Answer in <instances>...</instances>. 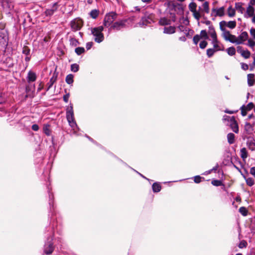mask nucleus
Returning <instances> with one entry per match:
<instances>
[{"label": "nucleus", "instance_id": "obj_50", "mask_svg": "<svg viewBox=\"0 0 255 255\" xmlns=\"http://www.w3.org/2000/svg\"><path fill=\"white\" fill-rule=\"evenodd\" d=\"M247 242L245 240H242L240 242L238 245V247L240 249H243L244 248H246L247 246Z\"/></svg>", "mask_w": 255, "mask_h": 255}, {"label": "nucleus", "instance_id": "obj_41", "mask_svg": "<svg viewBox=\"0 0 255 255\" xmlns=\"http://www.w3.org/2000/svg\"><path fill=\"white\" fill-rule=\"evenodd\" d=\"M241 56L245 59H248L250 58L251 56V52L248 49L245 50V51L242 53Z\"/></svg>", "mask_w": 255, "mask_h": 255}, {"label": "nucleus", "instance_id": "obj_35", "mask_svg": "<svg viewBox=\"0 0 255 255\" xmlns=\"http://www.w3.org/2000/svg\"><path fill=\"white\" fill-rule=\"evenodd\" d=\"M228 54L230 56H233L236 53V49L234 47L231 46L227 49Z\"/></svg>", "mask_w": 255, "mask_h": 255}, {"label": "nucleus", "instance_id": "obj_42", "mask_svg": "<svg viewBox=\"0 0 255 255\" xmlns=\"http://www.w3.org/2000/svg\"><path fill=\"white\" fill-rule=\"evenodd\" d=\"M234 116L230 117L227 115H224L223 118V120L225 122H228L227 125H229L230 122L232 121V118H234Z\"/></svg>", "mask_w": 255, "mask_h": 255}, {"label": "nucleus", "instance_id": "obj_25", "mask_svg": "<svg viewBox=\"0 0 255 255\" xmlns=\"http://www.w3.org/2000/svg\"><path fill=\"white\" fill-rule=\"evenodd\" d=\"M47 189H48V192L49 194V204L50 206V208L51 207L53 208V201H52L53 198H54L53 194L52 193L50 192L51 189L50 188V187L49 186H47Z\"/></svg>", "mask_w": 255, "mask_h": 255}, {"label": "nucleus", "instance_id": "obj_9", "mask_svg": "<svg viewBox=\"0 0 255 255\" xmlns=\"http://www.w3.org/2000/svg\"><path fill=\"white\" fill-rule=\"evenodd\" d=\"M126 22V19H122L116 21L110 27L109 30H111L113 29L115 30H120L125 26Z\"/></svg>", "mask_w": 255, "mask_h": 255}, {"label": "nucleus", "instance_id": "obj_29", "mask_svg": "<svg viewBox=\"0 0 255 255\" xmlns=\"http://www.w3.org/2000/svg\"><path fill=\"white\" fill-rule=\"evenodd\" d=\"M152 188L154 192H158L161 190V185L156 182L154 183L152 186Z\"/></svg>", "mask_w": 255, "mask_h": 255}, {"label": "nucleus", "instance_id": "obj_45", "mask_svg": "<svg viewBox=\"0 0 255 255\" xmlns=\"http://www.w3.org/2000/svg\"><path fill=\"white\" fill-rule=\"evenodd\" d=\"M79 69V65L76 64V63H74V64H72L71 65V70L74 72H77V71H78Z\"/></svg>", "mask_w": 255, "mask_h": 255}, {"label": "nucleus", "instance_id": "obj_48", "mask_svg": "<svg viewBox=\"0 0 255 255\" xmlns=\"http://www.w3.org/2000/svg\"><path fill=\"white\" fill-rule=\"evenodd\" d=\"M240 110L241 111V115L243 117H245L247 115V112L248 111L245 109V105H242Z\"/></svg>", "mask_w": 255, "mask_h": 255}, {"label": "nucleus", "instance_id": "obj_60", "mask_svg": "<svg viewBox=\"0 0 255 255\" xmlns=\"http://www.w3.org/2000/svg\"><path fill=\"white\" fill-rule=\"evenodd\" d=\"M238 112V110L231 111V110H229L228 109H226L224 111L225 113H226L227 114H233L237 113Z\"/></svg>", "mask_w": 255, "mask_h": 255}, {"label": "nucleus", "instance_id": "obj_8", "mask_svg": "<svg viewBox=\"0 0 255 255\" xmlns=\"http://www.w3.org/2000/svg\"><path fill=\"white\" fill-rule=\"evenodd\" d=\"M222 31L223 32V36L225 40L228 41L232 43H236L238 45L242 43L241 41H235V39H237V37L234 35L231 34L230 32L226 30V28L224 31Z\"/></svg>", "mask_w": 255, "mask_h": 255}, {"label": "nucleus", "instance_id": "obj_4", "mask_svg": "<svg viewBox=\"0 0 255 255\" xmlns=\"http://www.w3.org/2000/svg\"><path fill=\"white\" fill-rule=\"evenodd\" d=\"M179 22L180 23V25L178 26V28L181 31L184 32L186 34V37L188 38H191V36L189 34V31H190L189 28L186 27V26L189 24V20L188 18H184L183 16L179 18Z\"/></svg>", "mask_w": 255, "mask_h": 255}, {"label": "nucleus", "instance_id": "obj_43", "mask_svg": "<svg viewBox=\"0 0 255 255\" xmlns=\"http://www.w3.org/2000/svg\"><path fill=\"white\" fill-rule=\"evenodd\" d=\"M194 181L196 183H200L202 180H204L205 178L203 177L200 176V175H196L194 177Z\"/></svg>", "mask_w": 255, "mask_h": 255}, {"label": "nucleus", "instance_id": "obj_10", "mask_svg": "<svg viewBox=\"0 0 255 255\" xmlns=\"http://www.w3.org/2000/svg\"><path fill=\"white\" fill-rule=\"evenodd\" d=\"M172 10H174L177 14H182L183 12L182 4L177 2H173L170 5Z\"/></svg>", "mask_w": 255, "mask_h": 255}, {"label": "nucleus", "instance_id": "obj_7", "mask_svg": "<svg viewBox=\"0 0 255 255\" xmlns=\"http://www.w3.org/2000/svg\"><path fill=\"white\" fill-rule=\"evenodd\" d=\"M83 25V21L79 17L76 18L71 21L70 25L71 29L74 31L79 30Z\"/></svg>", "mask_w": 255, "mask_h": 255}, {"label": "nucleus", "instance_id": "obj_44", "mask_svg": "<svg viewBox=\"0 0 255 255\" xmlns=\"http://www.w3.org/2000/svg\"><path fill=\"white\" fill-rule=\"evenodd\" d=\"M43 131L44 133L47 135H50L51 133V131L49 128V125H47L44 126L43 127Z\"/></svg>", "mask_w": 255, "mask_h": 255}, {"label": "nucleus", "instance_id": "obj_37", "mask_svg": "<svg viewBox=\"0 0 255 255\" xmlns=\"http://www.w3.org/2000/svg\"><path fill=\"white\" fill-rule=\"evenodd\" d=\"M99 11L97 9H93L90 12L91 17L94 19H96L99 15Z\"/></svg>", "mask_w": 255, "mask_h": 255}, {"label": "nucleus", "instance_id": "obj_26", "mask_svg": "<svg viewBox=\"0 0 255 255\" xmlns=\"http://www.w3.org/2000/svg\"><path fill=\"white\" fill-rule=\"evenodd\" d=\"M175 27L173 26L165 27L163 32L166 34H172L175 32Z\"/></svg>", "mask_w": 255, "mask_h": 255}, {"label": "nucleus", "instance_id": "obj_64", "mask_svg": "<svg viewBox=\"0 0 255 255\" xmlns=\"http://www.w3.org/2000/svg\"><path fill=\"white\" fill-rule=\"evenodd\" d=\"M250 173L254 176H255V166L251 168Z\"/></svg>", "mask_w": 255, "mask_h": 255}, {"label": "nucleus", "instance_id": "obj_27", "mask_svg": "<svg viewBox=\"0 0 255 255\" xmlns=\"http://www.w3.org/2000/svg\"><path fill=\"white\" fill-rule=\"evenodd\" d=\"M243 3L242 2H236L235 8L241 13H243L245 11V8L243 7Z\"/></svg>", "mask_w": 255, "mask_h": 255}, {"label": "nucleus", "instance_id": "obj_57", "mask_svg": "<svg viewBox=\"0 0 255 255\" xmlns=\"http://www.w3.org/2000/svg\"><path fill=\"white\" fill-rule=\"evenodd\" d=\"M250 34L252 36L254 39L255 40V28L252 27L250 30Z\"/></svg>", "mask_w": 255, "mask_h": 255}, {"label": "nucleus", "instance_id": "obj_55", "mask_svg": "<svg viewBox=\"0 0 255 255\" xmlns=\"http://www.w3.org/2000/svg\"><path fill=\"white\" fill-rule=\"evenodd\" d=\"M193 12V15L194 17L197 20H199L201 17V14L199 11L195 10Z\"/></svg>", "mask_w": 255, "mask_h": 255}, {"label": "nucleus", "instance_id": "obj_24", "mask_svg": "<svg viewBox=\"0 0 255 255\" xmlns=\"http://www.w3.org/2000/svg\"><path fill=\"white\" fill-rule=\"evenodd\" d=\"M240 153L241 157L243 160H245L248 157V153L245 147L241 149Z\"/></svg>", "mask_w": 255, "mask_h": 255}, {"label": "nucleus", "instance_id": "obj_1", "mask_svg": "<svg viewBox=\"0 0 255 255\" xmlns=\"http://www.w3.org/2000/svg\"><path fill=\"white\" fill-rule=\"evenodd\" d=\"M155 15L148 11L144 12V15L138 22L141 27H144L154 22Z\"/></svg>", "mask_w": 255, "mask_h": 255}, {"label": "nucleus", "instance_id": "obj_49", "mask_svg": "<svg viewBox=\"0 0 255 255\" xmlns=\"http://www.w3.org/2000/svg\"><path fill=\"white\" fill-rule=\"evenodd\" d=\"M203 7L205 12L208 13L209 12V2L208 1L204 2Z\"/></svg>", "mask_w": 255, "mask_h": 255}, {"label": "nucleus", "instance_id": "obj_18", "mask_svg": "<svg viewBox=\"0 0 255 255\" xmlns=\"http://www.w3.org/2000/svg\"><path fill=\"white\" fill-rule=\"evenodd\" d=\"M36 74L34 72L30 71L28 72L27 77V82L29 83H30L31 82H34L36 80Z\"/></svg>", "mask_w": 255, "mask_h": 255}, {"label": "nucleus", "instance_id": "obj_51", "mask_svg": "<svg viewBox=\"0 0 255 255\" xmlns=\"http://www.w3.org/2000/svg\"><path fill=\"white\" fill-rule=\"evenodd\" d=\"M22 53L26 55H28L30 54V49L27 46H24L22 48Z\"/></svg>", "mask_w": 255, "mask_h": 255}, {"label": "nucleus", "instance_id": "obj_36", "mask_svg": "<svg viewBox=\"0 0 255 255\" xmlns=\"http://www.w3.org/2000/svg\"><path fill=\"white\" fill-rule=\"evenodd\" d=\"M239 212L243 216H246L248 214V210L245 207H241L239 209Z\"/></svg>", "mask_w": 255, "mask_h": 255}, {"label": "nucleus", "instance_id": "obj_15", "mask_svg": "<svg viewBox=\"0 0 255 255\" xmlns=\"http://www.w3.org/2000/svg\"><path fill=\"white\" fill-rule=\"evenodd\" d=\"M212 12H215L216 14L214 15L215 17L220 16L222 17L225 14V8L224 6H222L219 8H213L212 9Z\"/></svg>", "mask_w": 255, "mask_h": 255}, {"label": "nucleus", "instance_id": "obj_53", "mask_svg": "<svg viewBox=\"0 0 255 255\" xmlns=\"http://www.w3.org/2000/svg\"><path fill=\"white\" fill-rule=\"evenodd\" d=\"M208 43L206 40H202L199 43V47L201 49H204L207 45Z\"/></svg>", "mask_w": 255, "mask_h": 255}, {"label": "nucleus", "instance_id": "obj_31", "mask_svg": "<svg viewBox=\"0 0 255 255\" xmlns=\"http://www.w3.org/2000/svg\"><path fill=\"white\" fill-rule=\"evenodd\" d=\"M69 41L70 45L73 46H77L79 44L78 40L74 37H70Z\"/></svg>", "mask_w": 255, "mask_h": 255}, {"label": "nucleus", "instance_id": "obj_23", "mask_svg": "<svg viewBox=\"0 0 255 255\" xmlns=\"http://www.w3.org/2000/svg\"><path fill=\"white\" fill-rule=\"evenodd\" d=\"M254 141V138L252 137L251 140H248L247 141V145L248 148L252 151H254L255 149V142Z\"/></svg>", "mask_w": 255, "mask_h": 255}, {"label": "nucleus", "instance_id": "obj_62", "mask_svg": "<svg viewBox=\"0 0 255 255\" xmlns=\"http://www.w3.org/2000/svg\"><path fill=\"white\" fill-rule=\"evenodd\" d=\"M70 96L69 93H68L63 96V100L65 102L67 103L68 102L69 98Z\"/></svg>", "mask_w": 255, "mask_h": 255}, {"label": "nucleus", "instance_id": "obj_3", "mask_svg": "<svg viewBox=\"0 0 255 255\" xmlns=\"http://www.w3.org/2000/svg\"><path fill=\"white\" fill-rule=\"evenodd\" d=\"M66 118L70 126L73 128V130H75L76 128H78L77 125L74 119L73 106L71 104V106L67 109Z\"/></svg>", "mask_w": 255, "mask_h": 255}, {"label": "nucleus", "instance_id": "obj_19", "mask_svg": "<svg viewBox=\"0 0 255 255\" xmlns=\"http://www.w3.org/2000/svg\"><path fill=\"white\" fill-rule=\"evenodd\" d=\"M35 91L34 84H30L27 85L25 88V91L28 96H31Z\"/></svg>", "mask_w": 255, "mask_h": 255}, {"label": "nucleus", "instance_id": "obj_32", "mask_svg": "<svg viewBox=\"0 0 255 255\" xmlns=\"http://www.w3.org/2000/svg\"><path fill=\"white\" fill-rule=\"evenodd\" d=\"M211 183L213 185L217 187L223 185L222 181L218 179H213L212 180Z\"/></svg>", "mask_w": 255, "mask_h": 255}, {"label": "nucleus", "instance_id": "obj_21", "mask_svg": "<svg viewBox=\"0 0 255 255\" xmlns=\"http://www.w3.org/2000/svg\"><path fill=\"white\" fill-rule=\"evenodd\" d=\"M242 175L243 178L245 179L247 184L249 186H252L255 184L254 179L252 177L247 178L246 176L244 174L242 173Z\"/></svg>", "mask_w": 255, "mask_h": 255}, {"label": "nucleus", "instance_id": "obj_13", "mask_svg": "<svg viewBox=\"0 0 255 255\" xmlns=\"http://www.w3.org/2000/svg\"><path fill=\"white\" fill-rule=\"evenodd\" d=\"M229 125L234 132L236 133H238L239 132V126L237 121L236 120L235 117L234 118H232V121L230 122Z\"/></svg>", "mask_w": 255, "mask_h": 255}, {"label": "nucleus", "instance_id": "obj_47", "mask_svg": "<svg viewBox=\"0 0 255 255\" xmlns=\"http://www.w3.org/2000/svg\"><path fill=\"white\" fill-rule=\"evenodd\" d=\"M200 37L204 38L205 39H209L207 32L206 30H202L200 32Z\"/></svg>", "mask_w": 255, "mask_h": 255}, {"label": "nucleus", "instance_id": "obj_34", "mask_svg": "<svg viewBox=\"0 0 255 255\" xmlns=\"http://www.w3.org/2000/svg\"><path fill=\"white\" fill-rule=\"evenodd\" d=\"M209 33L211 37H213L217 35L215 28L212 25L209 26Z\"/></svg>", "mask_w": 255, "mask_h": 255}, {"label": "nucleus", "instance_id": "obj_5", "mask_svg": "<svg viewBox=\"0 0 255 255\" xmlns=\"http://www.w3.org/2000/svg\"><path fill=\"white\" fill-rule=\"evenodd\" d=\"M53 236L54 232L53 231H52V236L50 238L49 237L47 238V241L45 242L44 246L43 251L46 255H51L54 251V246L52 242Z\"/></svg>", "mask_w": 255, "mask_h": 255}, {"label": "nucleus", "instance_id": "obj_12", "mask_svg": "<svg viewBox=\"0 0 255 255\" xmlns=\"http://www.w3.org/2000/svg\"><path fill=\"white\" fill-rule=\"evenodd\" d=\"M255 7L252 5L248 4V6L247 8L246 12L244 14V17L246 18H248L253 16L255 14Z\"/></svg>", "mask_w": 255, "mask_h": 255}, {"label": "nucleus", "instance_id": "obj_58", "mask_svg": "<svg viewBox=\"0 0 255 255\" xmlns=\"http://www.w3.org/2000/svg\"><path fill=\"white\" fill-rule=\"evenodd\" d=\"M241 68L243 70H247L249 69V66L247 64L242 62L241 63Z\"/></svg>", "mask_w": 255, "mask_h": 255}, {"label": "nucleus", "instance_id": "obj_61", "mask_svg": "<svg viewBox=\"0 0 255 255\" xmlns=\"http://www.w3.org/2000/svg\"><path fill=\"white\" fill-rule=\"evenodd\" d=\"M237 52L241 54V55L242 54V53L245 51V50L243 49V47L241 46H238L237 47Z\"/></svg>", "mask_w": 255, "mask_h": 255}, {"label": "nucleus", "instance_id": "obj_16", "mask_svg": "<svg viewBox=\"0 0 255 255\" xmlns=\"http://www.w3.org/2000/svg\"><path fill=\"white\" fill-rule=\"evenodd\" d=\"M58 73L54 72L50 78L49 82L47 83L48 88L47 91H48L53 85L54 83L56 81L57 78Z\"/></svg>", "mask_w": 255, "mask_h": 255}, {"label": "nucleus", "instance_id": "obj_14", "mask_svg": "<svg viewBox=\"0 0 255 255\" xmlns=\"http://www.w3.org/2000/svg\"><path fill=\"white\" fill-rule=\"evenodd\" d=\"M249 38V34L247 31H243L238 37L237 40L235 39V41H241L240 44H243L244 42Z\"/></svg>", "mask_w": 255, "mask_h": 255}, {"label": "nucleus", "instance_id": "obj_56", "mask_svg": "<svg viewBox=\"0 0 255 255\" xmlns=\"http://www.w3.org/2000/svg\"><path fill=\"white\" fill-rule=\"evenodd\" d=\"M201 39V37L200 35H195L194 37H193V41L194 42V43L197 45L198 42L199 41V40H200Z\"/></svg>", "mask_w": 255, "mask_h": 255}, {"label": "nucleus", "instance_id": "obj_11", "mask_svg": "<svg viewBox=\"0 0 255 255\" xmlns=\"http://www.w3.org/2000/svg\"><path fill=\"white\" fill-rule=\"evenodd\" d=\"M58 8V4L57 2L54 3L51 7L45 10L44 13L47 17H50L53 15L54 12L56 11Z\"/></svg>", "mask_w": 255, "mask_h": 255}, {"label": "nucleus", "instance_id": "obj_39", "mask_svg": "<svg viewBox=\"0 0 255 255\" xmlns=\"http://www.w3.org/2000/svg\"><path fill=\"white\" fill-rule=\"evenodd\" d=\"M216 50L214 48H209L207 50V55L210 58L213 56Z\"/></svg>", "mask_w": 255, "mask_h": 255}, {"label": "nucleus", "instance_id": "obj_54", "mask_svg": "<svg viewBox=\"0 0 255 255\" xmlns=\"http://www.w3.org/2000/svg\"><path fill=\"white\" fill-rule=\"evenodd\" d=\"M254 107V104L253 102H250L247 106H245V109L248 111H251Z\"/></svg>", "mask_w": 255, "mask_h": 255}, {"label": "nucleus", "instance_id": "obj_22", "mask_svg": "<svg viewBox=\"0 0 255 255\" xmlns=\"http://www.w3.org/2000/svg\"><path fill=\"white\" fill-rule=\"evenodd\" d=\"M255 74L253 73H250L248 74L247 76V81H248V84L249 86L251 87L254 85V81L253 80L254 78L255 77Z\"/></svg>", "mask_w": 255, "mask_h": 255}, {"label": "nucleus", "instance_id": "obj_59", "mask_svg": "<svg viewBox=\"0 0 255 255\" xmlns=\"http://www.w3.org/2000/svg\"><path fill=\"white\" fill-rule=\"evenodd\" d=\"M213 47H214L213 48H214L216 51H220V50L223 51V50H224L223 49H221L220 48V46H219L218 43L214 44V45H213Z\"/></svg>", "mask_w": 255, "mask_h": 255}, {"label": "nucleus", "instance_id": "obj_38", "mask_svg": "<svg viewBox=\"0 0 255 255\" xmlns=\"http://www.w3.org/2000/svg\"><path fill=\"white\" fill-rule=\"evenodd\" d=\"M75 52L78 55H80L85 52V50L84 47H78L75 48Z\"/></svg>", "mask_w": 255, "mask_h": 255}, {"label": "nucleus", "instance_id": "obj_28", "mask_svg": "<svg viewBox=\"0 0 255 255\" xmlns=\"http://www.w3.org/2000/svg\"><path fill=\"white\" fill-rule=\"evenodd\" d=\"M235 135L233 133L230 132L227 134L228 142L231 144L235 142Z\"/></svg>", "mask_w": 255, "mask_h": 255}, {"label": "nucleus", "instance_id": "obj_17", "mask_svg": "<svg viewBox=\"0 0 255 255\" xmlns=\"http://www.w3.org/2000/svg\"><path fill=\"white\" fill-rule=\"evenodd\" d=\"M158 23L159 25L162 26L170 25L171 23V20L168 19L165 17H162L159 19Z\"/></svg>", "mask_w": 255, "mask_h": 255}, {"label": "nucleus", "instance_id": "obj_46", "mask_svg": "<svg viewBox=\"0 0 255 255\" xmlns=\"http://www.w3.org/2000/svg\"><path fill=\"white\" fill-rule=\"evenodd\" d=\"M220 28L221 31H224L225 26L227 25V22L225 20L221 21L220 23Z\"/></svg>", "mask_w": 255, "mask_h": 255}, {"label": "nucleus", "instance_id": "obj_2", "mask_svg": "<svg viewBox=\"0 0 255 255\" xmlns=\"http://www.w3.org/2000/svg\"><path fill=\"white\" fill-rule=\"evenodd\" d=\"M91 34L94 37L95 42L100 43L104 39V36L102 31L104 30L103 26H100L97 27L91 28Z\"/></svg>", "mask_w": 255, "mask_h": 255}, {"label": "nucleus", "instance_id": "obj_52", "mask_svg": "<svg viewBox=\"0 0 255 255\" xmlns=\"http://www.w3.org/2000/svg\"><path fill=\"white\" fill-rule=\"evenodd\" d=\"M248 44H247L248 46L253 48L255 46V41L252 39H248Z\"/></svg>", "mask_w": 255, "mask_h": 255}, {"label": "nucleus", "instance_id": "obj_33", "mask_svg": "<svg viewBox=\"0 0 255 255\" xmlns=\"http://www.w3.org/2000/svg\"><path fill=\"white\" fill-rule=\"evenodd\" d=\"M65 81L68 84H72L74 82L73 75L72 74L68 75L66 77Z\"/></svg>", "mask_w": 255, "mask_h": 255}, {"label": "nucleus", "instance_id": "obj_20", "mask_svg": "<svg viewBox=\"0 0 255 255\" xmlns=\"http://www.w3.org/2000/svg\"><path fill=\"white\" fill-rule=\"evenodd\" d=\"M253 130V128L251 124L250 123L246 122L244 128V132H246V134H251Z\"/></svg>", "mask_w": 255, "mask_h": 255}, {"label": "nucleus", "instance_id": "obj_40", "mask_svg": "<svg viewBox=\"0 0 255 255\" xmlns=\"http://www.w3.org/2000/svg\"><path fill=\"white\" fill-rule=\"evenodd\" d=\"M236 21L235 20L234 21H229L227 22V26L231 29H234L236 26Z\"/></svg>", "mask_w": 255, "mask_h": 255}, {"label": "nucleus", "instance_id": "obj_63", "mask_svg": "<svg viewBox=\"0 0 255 255\" xmlns=\"http://www.w3.org/2000/svg\"><path fill=\"white\" fill-rule=\"evenodd\" d=\"M31 128L34 131H37L39 129V126L37 124H34L32 126Z\"/></svg>", "mask_w": 255, "mask_h": 255}, {"label": "nucleus", "instance_id": "obj_30", "mask_svg": "<svg viewBox=\"0 0 255 255\" xmlns=\"http://www.w3.org/2000/svg\"><path fill=\"white\" fill-rule=\"evenodd\" d=\"M236 11L234 8L231 5L228 8V15L229 17H233L235 16Z\"/></svg>", "mask_w": 255, "mask_h": 255}, {"label": "nucleus", "instance_id": "obj_6", "mask_svg": "<svg viewBox=\"0 0 255 255\" xmlns=\"http://www.w3.org/2000/svg\"><path fill=\"white\" fill-rule=\"evenodd\" d=\"M117 14L114 12H111L107 14L104 18V26L107 27H110L114 20L117 18Z\"/></svg>", "mask_w": 255, "mask_h": 255}]
</instances>
